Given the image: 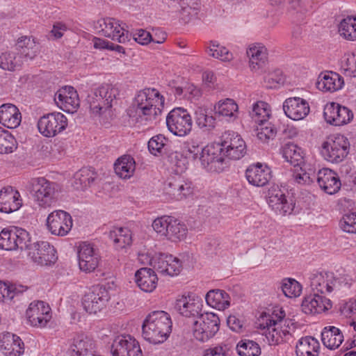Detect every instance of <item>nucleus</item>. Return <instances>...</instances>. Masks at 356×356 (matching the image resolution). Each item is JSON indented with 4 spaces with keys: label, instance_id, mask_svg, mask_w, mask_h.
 Wrapping results in <instances>:
<instances>
[{
    "label": "nucleus",
    "instance_id": "12",
    "mask_svg": "<svg viewBox=\"0 0 356 356\" xmlns=\"http://www.w3.org/2000/svg\"><path fill=\"white\" fill-rule=\"evenodd\" d=\"M28 257L33 262L40 266L51 265L58 259L55 248L47 241H37L31 244Z\"/></svg>",
    "mask_w": 356,
    "mask_h": 356
},
{
    "label": "nucleus",
    "instance_id": "53",
    "mask_svg": "<svg viewBox=\"0 0 356 356\" xmlns=\"http://www.w3.org/2000/svg\"><path fill=\"white\" fill-rule=\"evenodd\" d=\"M13 229H3L0 233V249L5 250H14L17 249V245L15 241Z\"/></svg>",
    "mask_w": 356,
    "mask_h": 356
},
{
    "label": "nucleus",
    "instance_id": "17",
    "mask_svg": "<svg viewBox=\"0 0 356 356\" xmlns=\"http://www.w3.org/2000/svg\"><path fill=\"white\" fill-rule=\"evenodd\" d=\"M96 28H99V32L113 40H117L120 43H125L129 41V31H126L119 22L114 18H104L97 21Z\"/></svg>",
    "mask_w": 356,
    "mask_h": 356
},
{
    "label": "nucleus",
    "instance_id": "62",
    "mask_svg": "<svg viewBox=\"0 0 356 356\" xmlns=\"http://www.w3.org/2000/svg\"><path fill=\"white\" fill-rule=\"evenodd\" d=\"M98 95L95 90H92L87 96L86 102L89 104V107L92 113L101 115L100 102L98 99Z\"/></svg>",
    "mask_w": 356,
    "mask_h": 356
},
{
    "label": "nucleus",
    "instance_id": "38",
    "mask_svg": "<svg viewBox=\"0 0 356 356\" xmlns=\"http://www.w3.org/2000/svg\"><path fill=\"white\" fill-rule=\"evenodd\" d=\"M343 84V78L339 74L332 72L321 74L317 82V86L320 90L330 92L341 89Z\"/></svg>",
    "mask_w": 356,
    "mask_h": 356
},
{
    "label": "nucleus",
    "instance_id": "39",
    "mask_svg": "<svg viewBox=\"0 0 356 356\" xmlns=\"http://www.w3.org/2000/svg\"><path fill=\"white\" fill-rule=\"evenodd\" d=\"M136 162L134 159L128 154L119 157L114 163V170L122 179H129L134 173Z\"/></svg>",
    "mask_w": 356,
    "mask_h": 356
},
{
    "label": "nucleus",
    "instance_id": "42",
    "mask_svg": "<svg viewBox=\"0 0 356 356\" xmlns=\"http://www.w3.org/2000/svg\"><path fill=\"white\" fill-rule=\"evenodd\" d=\"M323 345L330 350H334L341 344L343 336L340 330L334 326L325 327L321 332Z\"/></svg>",
    "mask_w": 356,
    "mask_h": 356
},
{
    "label": "nucleus",
    "instance_id": "10",
    "mask_svg": "<svg viewBox=\"0 0 356 356\" xmlns=\"http://www.w3.org/2000/svg\"><path fill=\"white\" fill-rule=\"evenodd\" d=\"M110 299V294L102 285L93 286L82 300V305L86 312L96 314L102 310Z\"/></svg>",
    "mask_w": 356,
    "mask_h": 356
},
{
    "label": "nucleus",
    "instance_id": "30",
    "mask_svg": "<svg viewBox=\"0 0 356 356\" xmlns=\"http://www.w3.org/2000/svg\"><path fill=\"white\" fill-rule=\"evenodd\" d=\"M167 193L180 200L193 193L191 183L184 181L181 177H172L165 187Z\"/></svg>",
    "mask_w": 356,
    "mask_h": 356
},
{
    "label": "nucleus",
    "instance_id": "5",
    "mask_svg": "<svg viewBox=\"0 0 356 356\" xmlns=\"http://www.w3.org/2000/svg\"><path fill=\"white\" fill-rule=\"evenodd\" d=\"M220 327L219 317L211 312L202 314L193 321V334L195 339L206 342L213 338Z\"/></svg>",
    "mask_w": 356,
    "mask_h": 356
},
{
    "label": "nucleus",
    "instance_id": "51",
    "mask_svg": "<svg viewBox=\"0 0 356 356\" xmlns=\"http://www.w3.org/2000/svg\"><path fill=\"white\" fill-rule=\"evenodd\" d=\"M0 154H9L13 152L17 147V143L15 137L8 131L0 130Z\"/></svg>",
    "mask_w": 356,
    "mask_h": 356
},
{
    "label": "nucleus",
    "instance_id": "21",
    "mask_svg": "<svg viewBox=\"0 0 356 356\" xmlns=\"http://www.w3.org/2000/svg\"><path fill=\"white\" fill-rule=\"evenodd\" d=\"M54 100L60 109L69 113H74L80 104L77 92L72 86H68L63 87L56 92Z\"/></svg>",
    "mask_w": 356,
    "mask_h": 356
},
{
    "label": "nucleus",
    "instance_id": "1",
    "mask_svg": "<svg viewBox=\"0 0 356 356\" xmlns=\"http://www.w3.org/2000/svg\"><path fill=\"white\" fill-rule=\"evenodd\" d=\"M164 97L155 88H145L135 97L127 113L134 122L154 121L161 115Z\"/></svg>",
    "mask_w": 356,
    "mask_h": 356
},
{
    "label": "nucleus",
    "instance_id": "57",
    "mask_svg": "<svg viewBox=\"0 0 356 356\" xmlns=\"http://www.w3.org/2000/svg\"><path fill=\"white\" fill-rule=\"evenodd\" d=\"M13 229L15 236H16L15 237V241L17 245V248L29 250V247L31 244L29 232L24 229L18 227H13Z\"/></svg>",
    "mask_w": 356,
    "mask_h": 356
},
{
    "label": "nucleus",
    "instance_id": "47",
    "mask_svg": "<svg viewBox=\"0 0 356 356\" xmlns=\"http://www.w3.org/2000/svg\"><path fill=\"white\" fill-rule=\"evenodd\" d=\"M110 237L116 245V248H124L131 243V233L127 227H117L110 232Z\"/></svg>",
    "mask_w": 356,
    "mask_h": 356
},
{
    "label": "nucleus",
    "instance_id": "14",
    "mask_svg": "<svg viewBox=\"0 0 356 356\" xmlns=\"http://www.w3.org/2000/svg\"><path fill=\"white\" fill-rule=\"evenodd\" d=\"M26 316L31 326L44 327L51 319V309L46 302L36 300L30 303Z\"/></svg>",
    "mask_w": 356,
    "mask_h": 356
},
{
    "label": "nucleus",
    "instance_id": "7",
    "mask_svg": "<svg viewBox=\"0 0 356 356\" xmlns=\"http://www.w3.org/2000/svg\"><path fill=\"white\" fill-rule=\"evenodd\" d=\"M166 124L168 130L174 135L185 136L192 129V118L187 110L175 108L167 115Z\"/></svg>",
    "mask_w": 356,
    "mask_h": 356
},
{
    "label": "nucleus",
    "instance_id": "37",
    "mask_svg": "<svg viewBox=\"0 0 356 356\" xmlns=\"http://www.w3.org/2000/svg\"><path fill=\"white\" fill-rule=\"evenodd\" d=\"M18 56L22 60H28L33 59L39 51V44L31 37H22L16 44Z\"/></svg>",
    "mask_w": 356,
    "mask_h": 356
},
{
    "label": "nucleus",
    "instance_id": "25",
    "mask_svg": "<svg viewBox=\"0 0 356 356\" xmlns=\"http://www.w3.org/2000/svg\"><path fill=\"white\" fill-rule=\"evenodd\" d=\"M0 350L5 356H21L24 353V343L18 336L4 333L0 335Z\"/></svg>",
    "mask_w": 356,
    "mask_h": 356
},
{
    "label": "nucleus",
    "instance_id": "29",
    "mask_svg": "<svg viewBox=\"0 0 356 356\" xmlns=\"http://www.w3.org/2000/svg\"><path fill=\"white\" fill-rule=\"evenodd\" d=\"M316 180L320 188L330 195L338 192L341 186L337 174L328 168L320 170L316 175Z\"/></svg>",
    "mask_w": 356,
    "mask_h": 356
},
{
    "label": "nucleus",
    "instance_id": "32",
    "mask_svg": "<svg viewBox=\"0 0 356 356\" xmlns=\"http://www.w3.org/2000/svg\"><path fill=\"white\" fill-rule=\"evenodd\" d=\"M100 102L101 114L112 107L113 102L116 100L120 90L116 86L112 84H103L95 89Z\"/></svg>",
    "mask_w": 356,
    "mask_h": 356
},
{
    "label": "nucleus",
    "instance_id": "55",
    "mask_svg": "<svg viewBox=\"0 0 356 356\" xmlns=\"http://www.w3.org/2000/svg\"><path fill=\"white\" fill-rule=\"evenodd\" d=\"M168 239L176 242L186 238L188 232L186 224H168Z\"/></svg>",
    "mask_w": 356,
    "mask_h": 356
},
{
    "label": "nucleus",
    "instance_id": "9",
    "mask_svg": "<svg viewBox=\"0 0 356 356\" xmlns=\"http://www.w3.org/2000/svg\"><path fill=\"white\" fill-rule=\"evenodd\" d=\"M222 149L219 144L214 143L204 147L199 160L204 168L211 172H220L226 165V162L221 154Z\"/></svg>",
    "mask_w": 356,
    "mask_h": 356
},
{
    "label": "nucleus",
    "instance_id": "36",
    "mask_svg": "<svg viewBox=\"0 0 356 356\" xmlns=\"http://www.w3.org/2000/svg\"><path fill=\"white\" fill-rule=\"evenodd\" d=\"M246 54L250 59V67L252 70L262 69L268 63V52L264 46H251L247 49Z\"/></svg>",
    "mask_w": 356,
    "mask_h": 356
},
{
    "label": "nucleus",
    "instance_id": "56",
    "mask_svg": "<svg viewBox=\"0 0 356 356\" xmlns=\"http://www.w3.org/2000/svg\"><path fill=\"white\" fill-rule=\"evenodd\" d=\"M164 35L165 34H163V37L161 40H155L148 31L143 29L137 30L136 32L133 33H129V40L132 37L135 42L142 45L147 44L151 41L158 44L163 43L165 40Z\"/></svg>",
    "mask_w": 356,
    "mask_h": 356
},
{
    "label": "nucleus",
    "instance_id": "45",
    "mask_svg": "<svg viewBox=\"0 0 356 356\" xmlns=\"http://www.w3.org/2000/svg\"><path fill=\"white\" fill-rule=\"evenodd\" d=\"M22 56L15 51H6L0 55V67L4 70L14 71L22 65Z\"/></svg>",
    "mask_w": 356,
    "mask_h": 356
},
{
    "label": "nucleus",
    "instance_id": "24",
    "mask_svg": "<svg viewBox=\"0 0 356 356\" xmlns=\"http://www.w3.org/2000/svg\"><path fill=\"white\" fill-rule=\"evenodd\" d=\"M95 342L83 334H76L70 342L68 355L70 356H93Z\"/></svg>",
    "mask_w": 356,
    "mask_h": 356
},
{
    "label": "nucleus",
    "instance_id": "54",
    "mask_svg": "<svg viewBox=\"0 0 356 356\" xmlns=\"http://www.w3.org/2000/svg\"><path fill=\"white\" fill-rule=\"evenodd\" d=\"M251 115L256 122L263 123L270 116L268 104L262 101L256 102L253 104Z\"/></svg>",
    "mask_w": 356,
    "mask_h": 356
},
{
    "label": "nucleus",
    "instance_id": "61",
    "mask_svg": "<svg viewBox=\"0 0 356 356\" xmlns=\"http://www.w3.org/2000/svg\"><path fill=\"white\" fill-rule=\"evenodd\" d=\"M299 170L300 172L296 170L293 174V177L298 184L309 185L314 181V179H316V175L314 173L310 174L303 169L302 171L300 168Z\"/></svg>",
    "mask_w": 356,
    "mask_h": 356
},
{
    "label": "nucleus",
    "instance_id": "46",
    "mask_svg": "<svg viewBox=\"0 0 356 356\" xmlns=\"http://www.w3.org/2000/svg\"><path fill=\"white\" fill-rule=\"evenodd\" d=\"M238 105L232 99H226L223 101H219L215 105L214 110L216 113L219 115L229 118L230 120H234L237 116Z\"/></svg>",
    "mask_w": 356,
    "mask_h": 356
},
{
    "label": "nucleus",
    "instance_id": "50",
    "mask_svg": "<svg viewBox=\"0 0 356 356\" xmlns=\"http://www.w3.org/2000/svg\"><path fill=\"white\" fill-rule=\"evenodd\" d=\"M236 350L240 356H259L261 354L259 345L252 340H241L237 346Z\"/></svg>",
    "mask_w": 356,
    "mask_h": 356
},
{
    "label": "nucleus",
    "instance_id": "11",
    "mask_svg": "<svg viewBox=\"0 0 356 356\" xmlns=\"http://www.w3.org/2000/svg\"><path fill=\"white\" fill-rule=\"evenodd\" d=\"M34 198L41 207H49L56 202L57 192L55 182L49 181L44 177L34 178L31 180Z\"/></svg>",
    "mask_w": 356,
    "mask_h": 356
},
{
    "label": "nucleus",
    "instance_id": "19",
    "mask_svg": "<svg viewBox=\"0 0 356 356\" xmlns=\"http://www.w3.org/2000/svg\"><path fill=\"white\" fill-rule=\"evenodd\" d=\"M323 115L327 123L334 126L346 124L353 118V113L349 108L335 102L325 106Z\"/></svg>",
    "mask_w": 356,
    "mask_h": 356
},
{
    "label": "nucleus",
    "instance_id": "26",
    "mask_svg": "<svg viewBox=\"0 0 356 356\" xmlns=\"http://www.w3.org/2000/svg\"><path fill=\"white\" fill-rule=\"evenodd\" d=\"M301 307L302 312L307 314H316L330 309L332 303L330 299L314 293L304 298Z\"/></svg>",
    "mask_w": 356,
    "mask_h": 356
},
{
    "label": "nucleus",
    "instance_id": "13",
    "mask_svg": "<svg viewBox=\"0 0 356 356\" xmlns=\"http://www.w3.org/2000/svg\"><path fill=\"white\" fill-rule=\"evenodd\" d=\"M67 118L61 113H51L43 115L38 122V128L45 137H54L66 129Z\"/></svg>",
    "mask_w": 356,
    "mask_h": 356
},
{
    "label": "nucleus",
    "instance_id": "52",
    "mask_svg": "<svg viewBox=\"0 0 356 356\" xmlns=\"http://www.w3.org/2000/svg\"><path fill=\"white\" fill-rule=\"evenodd\" d=\"M281 289L286 297L292 298L298 297L302 292V286L294 279H284L281 284Z\"/></svg>",
    "mask_w": 356,
    "mask_h": 356
},
{
    "label": "nucleus",
    "instance_id": "59",
    "mask_svg": "<svg viewBox=\"0 0 356 356\" xmlns=\"http://www.w3.org/2000/svg\"><path fill=\"white\" fill-rule=\"evenodd\" d=\"M72 216L63 210H55L49 213L46 219V222H72Z\"/></svg>",
    "mask_w": 356,
    "mask_h": 356
},
{
    "label": "nucleus",
    "instance_id": "35",
    "mask_svg": "<svg viewBox=\"0 0 356 356\" xmlns=\"http://www.w3.org/2000/svg\"><path fill=\"white\" fill-rule=\"evenodd\" d=\"M280 152L286 161L294 168H299L302 171L305 159L301 147L293 143H288L281 148Z\"/></svg>",
    "mask_w": 356,
    "mask_h": 356
},
{
    "label": "nucleus",
    "instance_id": "4",
    "mask_svg": "<svg viewBox=\"0 0 356 356\" xmlns=\"http://www.w3.org/2000/svg\"><path fill=\"white\" fill-rule=\"evenodd\" d=\"M350 143L343 135L331 136L323 143L321 154L331 163L341 162L348 154Z\"/></svg>",
    "mask_w": 356,
    "mask_h": 356
},
{
    "label": "nucleus",
    "instance_id": "33",
    "mask_svg": "<svg viewBox=\"0 0 356 356\" xmlns=\"http://www.w3.org/2000/svg\"><path fill=\"white\" fill-rule=\"evenodd\" d=\"M22 121V115L14 104H4L0 106V123L8 129L17 127Z\"/></svg>",
    "mask_w": 356,
    "mask_h": 356
},
{
    "label": "nucleus",
    "instance_id": "43",
    "mask_svg": "<svg viewBox=\"0 0 356 356\" xmlns=\"http://www.w3.org/2000/svg\"><path fill=\"white\" fill-rule=\"evenodd\" d=\"M211 110L201 106L197 107L194 112V120L195 124L200 129L211 130L216 126V118L211 115Z\"/></svg>",
    "mask_w": 356,
    "mask_h": 356
},
{
    "label": "nucleus",
    "instance_id": "49",
    "mask_svg": "<svg viewBox=\"0 0 356 356\" xmlns=\"http://www.w3.org/2000/svg\"><path fill=\"white\" fill-rule=\"evenodd\" d=\"M340 35L349 40H356V17L348 16L339 26Z\"/></svg>",
    "mask_w": 356,
    "mask_h": 356
},
{
    "label": "nucleus",
    "instance_id": "41",
    "mask_svg": "<svg viewBox=\"0 0 356 356\" xmlns=\"http://www.w3.org/2000/svg\"><path fill=\"white\" fill-rule=\"evenodd\" d=\"M320 343L313 337H306L299 340L296 345L297 356H318Z\"/></svg>",
    "mask_w": 356,
    "mask_h": 356
},
{
    "label": "nucleus",
    "instance_id": "2",
    "mask_svg": "<svg viewBox=\"0 0 356 356\" xmlns=\"http://www.w3.org/2000/svg\"><path fill=\"white\" fill-rule=\"evenodd\" d=\"M285 312L282 309L272 314H262L257 320V327L264 330V334L270 345H277L284 341L290 334L293 323L284 320Z\"/></svg>",
    "mask_w": 356,
    "mask_h": 356
},
{
    "label": "nucleus",
    "instance_id": "31",
    "mask_svg": "<svg viewBox=\"0 0 356 356\" xmlns=\"http://www.w3.org/2000/svg\"><path fill=\"white\" fill-rule=\"evenodd\" d=\"M100 102L101 114L112 107L113 102L116 100L120 90L116 86L112 84H103L95 89Z\"/></svg>",
    "mask_w": 356,
    "mask_h": 356
},
{
    "label": "nucleus",
    "instance_id": "18",
    "mask_svg": "<svg viewBox=\"0 0 356 356\" xmlns=\"http://www.w3.org/2000/svg\"><path fill=\"white\" fill-rule=\"evenodd\" d=\"M267 202L275 213L281 216L291 214L294 209L293 201L289 202L284 191L277 186H273L268 189Z\"/></svg>",
    "mask_w": 356,
    "mask_h": 356
},
{
    "label": "nucleus",
    "instance_id": "63",
    "mask_svg": "<svg viewBox=\"0 0 356 356\" xmlns=\"http://www.w3.org/2000/svg\"><path fill=\"white\" fill-rule=\"evenodd\" d=\"M228 350L226 345H218L205 350L203 356H227Z\"/></svg>",
    "mask_w": 356,
    "mask_h": 356
},
{
    "label": "nucleus",
    "instance_id": "40",
    "mask_svg": "<svg viewBox=\"0 0 356 356\" xmlns=\"http://www.w3.org/2000/svg\"><path fill=\"white\" fill-rule=\"evenodd\" d=\"M205 299L209 306L220 311L225 310L230 305V297L229 294L220 289L209 291L207 293Z\"/></svg>",
    "mask_w": 356,
    "mask_h": 356
},
{
    "label": "nucleus",
    "instance_id": "34",
    "mask_svg": "<svg viewBox=\"0 0 356 356\" xmlns=\"http://www.w3.org/2000/svg\"><path fill=\"white\" fill-rule=\"evenodd\" d=\"M136 282L143 291L150 293L157 285L158 277L155 272L149 268H141L135 273Z\"/></svg>",
    "mask_w": 356,
    "mask_h": 356
},
{
    "label": "nucleus",
    "instance_id": "22",
    "mask_svg": "<svg viewBox=\"0 0 356 356\" xmlns=\"http://www.w3.org/2000/svg\"><path fill=\"white\" fill-rule=\"evenodd\" d=\"M336 284L337 278L332 272H316L310 277V286L314 293H331Z\"/></svg>",
    "mask_w": 356,
    "mask_h": 356
},
{
    "label": "nucleus",
    "instance_id": "44",
    "mask_svg": "<svg viewBox=\"0 0 356 356\" xmlns=\"http://www.w3.org/2000/svg\"><path fill=\"white\" fill-rule=\"evenodd\" d=\"M97 174L90 168H82L74 175V186L78 190H85L95 184Z\"/></svg>",
    "mask_w": 356,
    "mask_h": 356
},
{
    "label": "nucleus",
    "instance_id": "8",
    "mask_svg": "<svg viewBox=\"0 0 356 356\" xmlns=\"http://www.w3.org/2000/svg\"><path fill=\"white\" fill-rule=\"evenodd\" d=\"M77 257L79 269L86 273L95 271L101 260L99 250L88 241L79 243Z\"/></svg>",
    "mask_w": 356,
    "mask_h": 356
},
{
    "label": "nucleus",
    "instance_id": "23",
    "mask_svg": "<svg viewBox=\"0 0 356 356\" xmlns=\"http://www.w3.org/2000/svg\"><path fill=\"white\" fill-rule=\"evenodd\" d=\"M282 107L285 115L293 120H302L309 113V104L300 97L286 99L284 102Z\"/></svg>",
    "mask_w": 356,
    "mask_h": 356
},
{
    "label": "nucleus",
    "instance_id": "60",
    "mask_svg": "<svg viewBox=\"0 0 356 356\" xmlns=\"http://www.w3.org/2000/svg\"><path fill=\"white\" fill-rule=\"evenodd\" d=\"M51 234L58 236H66L72 229V224H44Z\"/></svg>",
    "mask_w": 356,
    "mask_h": 356
},
{
    "label": "nucleus",
    "instance_id": "48",
    "mask_svg": "<svg viewBox=\"0 0 356 356\" xmlns=\"http://www.w3.org/2000/svg\"><path fill=\"white\" fill-rule=\"evenodd\" d=\"M147 145L149 152L154 156L165 154L169 149L168 140L161 134L150 138Z\"/></svg>",
    "mask_w": 356,
    "mask_h": 356
},
{
    "label": "nucleus",
    "instance_id": "6",
    "mask_svg": "<svg viewBox=\"0 0 356 356\" xmlns=\"http://www.w3.org/2000/svg\"><path fill=\"white\" fill-rule=\"evenodd\" d=\"M220 148L222 149L221 154L225 160H238L246 154V145L241 136L236 132L225 131L220 138Z\"/></svg>",
    "mask_w": 356,
    "mask_h": 356
},
{
    "label": "nucleus",
    "instance_id": "20",
    "mask_svg": "<svg viewBox=\"0 0 356 356\" xmlns=\"http://www.w3.org/2000/svg\"><path fill=\"white\" fill-rule=\"evenodd\" d=\"M152 266L162 275H177L180 273L181 264L179 259L171 254L159 253L151 259Z\"/></svg>",
    "mask_w": 356,
    "mask_h": 356
},
{
    "label": "nucleus",
    "instance_id": "28",
    "mask_svg": "<svg viewBox=\"0 0 356 356\" xmlns=\"http://www.w3.org/2000/svg\"><path fill=\"white\" fill-rule=\"evenodd\" d=\"M245 177L248 182L255 186L262 187L270 180L271 170L261 163L250 165L245 170Z\"/></svg>",
    "mask_w": 356,
    "mask_h": 356
},
{
    "label": "nucleus",
    "instance_id": "15",
    "mask_svg": "<svg viewBox=\"0 0 356 356\" xmlns=\"http://www.w3.org/2000/svg\"><path fill=\"white\" fill-rule=\"evenodd\" d=\"M174 309L186 318L196 320L202 314V302L200 299L190 294L179 296L175 302Z\"/></svg>",
    "mask_w": 356,
    "mask_h": 356
},
{
    "label": "nucleus",
    "instance_id": "16",
    "mask_svg": "<svg viewBox=\"0 0 356 356\" xmlns=\"http://www.w3.org/2000/svg\"><path fill=\"white\" fill-rule=\"evenodd\" d=\"M111 353L112 356H143L138 342L130 335L116 337L112 343Z\"/></svg>",
    "mask_w": 356,
    "mask_h": 356
},
{
    "label": "nucleus",
    "instance_id": "27",
    "mask_svg": "<svg viewBox=\"0 0 356 356\" xmlns=\"http://www.w3.org/2000/svg\"><path fill=\"white\" fill-rule=\"evenodd\" d=\"M17 191L10 186H5L0 191V211L10 213L17 211L22 206V200Z\"/></svg>",
    "mask_w": 356,
    "mask_h": 356
},
{
    "label": "nucleus",
    "instance_id": "58",
    "mask_svg": "<svg viewBox=\"0 0 356 356\" xmlns=\"http://www.w3.org/2000/svg\"><path fill=\"white\" fill-rule=\"evenodd\" d=\"M212 47H210L207 52L213 58L220 59L221 60H229L232 59V54L224 47H220L218 44H216L213 42H211Z\"/></svg>",
    "mask_w": 356,
    "mask_h": 356
},
{
    "label": "nucleus",
    "instance_id": "3",
    "mask_svg": "<svg viewBox=\"0 0 356 356\" xmlns=\"http://www.w3.org/2000/svg\"><path fill=\"white\" fill-rule=\"evenodd\" d=\"M172 326L170 316L167 312L161 310L153 311L143 321V337L154 344L162 343L171 333Z\"/></svg>",
    "mask_w": 356,
    "mask_h": 356
},
{
    "label": "nucleus",
    "instance_id": "64",
    "mask_svg": "<svg viewBox=\"0 0 356 356\" xmlns=\"http://www.w3.org/2000/svg\"><path fill=\"white\" fill-rule=\"evenodd\" d=\"M186 148L187 156L192 158L194 160L199 159L200 154L202 153V150L204 149L202 146L193 141L191 143H188Z\"/></svg>",
    "mask_w": 356,
    "mask_h": 356
}]
</instances>
